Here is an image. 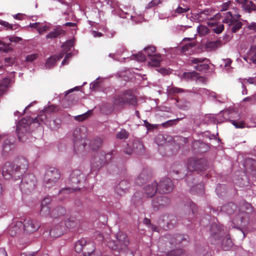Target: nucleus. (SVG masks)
I'll return each mask as SVG.
<instances>
[{"label":"nucleus","instance_id":"nucleus-41","mask_svg":"<svg viewBox=\"0 0 256 256\" xmlns=\"http://www.w3.org/2000/svg\"><path fill=\"white\" fill-rule=\"evenodd\" d=\"M103 140L100 138H97L94 139L90 144V146L93 150H97L102 144Z\"/></svg>","mask_w":256,"mask_h":256},{"label":"nucleus","instance_id":"nucleus-40","mask_svg":"<svg viewBox=\"0 0 256 256\" xmlns=\"http://www.w3.org/2000/svg\"><path fill=\"white\" fill-rule=\"evenodd\" d=\"M188 236H185L182 234H176L175 237L171 238L170 243L177 244H180L184 240L188 242Z\"/></svg>","mask_w":256,"mask_h":256},{"label":"nucleus","instance_id":"nucleus-26","mask_svg":"<svg viewBox=\"0 0 256 256\" xmlns=\"http://www.w3.org/2000/svg\"><path fill=\"white\" fill-rule=\"evenodd\" d=\"M13 143L12 142L8 139H6L2 142V154L3 156L6 157L8 156L9 152H10L12 148Z\"/></svg>","mask_w":256,"mask_h":256},{"label":"nucleus","instance_id":"nucleus-36","mask_svg":"<svg viewBox=\"0 0 256 256\" xmlns=\"http://www.w3.org/2000/svg\"><path fill=\"white\" fill-rule=\"evenodd\" d=\"M233 243L230 235H226L222 240V246L224 250H229L232 246Z\"/></svg>","mask_w":256,"mask_h":256},{"label":"nucleus","instance_id":"nucleus-2","mask_svg":"<svg viewBox=\"0 0 256 256\" xmlns=\"http://www.w3.org/2000/svg\"><path fill=\"white\" fill-rule=\"evenodd\" d=\"M112 103L115 106H123L125 104L135 106L137 100L136 96L130 91L128 90L114 96L112 98Z\"/></svg>","mask_w":256,"mask_h":256},{"label":"nucleus","instance_id":"nucleus-9","mask_svg":"<svg viewBox=\"0 0 256 256\" xmlns=\"http://www.w3.org/2000/svg\"><path fill=\"white\" fill-rule=\"evenodd\" d=\"M206 167V161L204 158H190L187 162V168L190 172L203 171Z\"/></svg>","mask_w":256,"mask_h":256},{"label":"nucleus","instance_id":"nucleus-24","mask_svg":"<svg viewBox=\"0 0 256 256\" xmlns=\"http://www.w3.org/2000/svg\"><path fill=\"white\" fill-rule=\"evenodd\" d=\"M22 222L21 221H16L14 224L12 226L9 228V234L12 236H16L22 232Z\"/></svg>","mask_w":256,"mask_h":256},{"label":"nucleus","instance_id":"nucleus-16","mask_svg":"<svg viewBox=\"0 0 256 256\" xmlns=\"http://www.w3.org/2000/svg\"><path fill=\"white\" fill-rule=\"evenodd\" d=\"M170 203V200L166 196H161L154 198L152 201V206L155 210H159L166 206Z\"/></svg>","mask_w":256,"mask_h":256},{"label":"nucleus","instance_id":"nucleus-49","mask_svg":"<svg viewBox=\"0 0 256 256\" xmlns=\"http://www.w3.org/2000/svg\"><path fill=\"white\" fill-rule=\"evenodd\" d=\"M47 119V116L46 113L41 114L38 115L36 118L33 120V122H36L40 124V122H45Z\"/></svg>","mask_w":256,"mask_h":256},{"label":"nucleus","instance_id":"nucleus-46","mask_svg":"<svg viewBox=\"0 0 256 256\" xmlns=\"http://www.w3.org/2000/svg\"><path fill=\"white\" fill-rule=\"evenodd\" d=\"M198 32L200 35L204 36L208 34L210 30L206 26L200 25L198 27Z\"/></svg>","mask_w":256,"mask_h":256},{"label":"nucleus","instance_id":"nucleus-12","mask_svg":"<svg viewBox=\"0 0 256 256\" xmlns=\"http://www.w3.org/2000/svg\"><path fill=\"white\" fill-rule=\"evenodd\" d=\"M208 60L203 58H192L190 60L189 64L190 65L195 64L194 68L198 71L208 70L209 66L208 64Z\"/></svg>","mask_w":256,"mask_h":256},{"label":"nucleus","instance_id":"nucleus-48","mask_svg":"<svg viewBox=\"0 0 256 256\" xmlns=\"http://www.w3.org/2000/svg\"><path fill=\"white\" fill-rule=\"evenodd\" d=\"M65 224L68 228H73L76 226V222L74 218H70L66 220Z\"/></svg>","mask_w":256,"mask_h":256},{"label":"nucleus","instance_id":"nucleus-44","mask_svg":"<svg viewBox=\"0 0 256 256\" xmlns=\"http://www.w3.org/2000/svg\"><path fill=\"white\" fill-rule=\"evenodd\" d=\"M184 90L176 87L172 86L168 89V96H172L176 94L182 92Z\"/></svg>","mask_w":256,"mask_h":256},{"label":"nucleus","instance_id":"nucleus-19","mask_svg":"<svg viewBox=\"0 0 256 256\" xmlns=\"http://www.w3.org/2000/svg\"><path fill=\"white\" fill-rule=\"evenodd\" d=\"M242 4V8L246 12L250 13L252 11L256 12V5L248 0H236Z\"/></svg>","mask_w":256,"mask_h":256},{"label":"nucleus","instance_id":"nucleus-15","mask_svg":"<svg viewBox=\"0 0 256 256\" xmlns=\"http://www.w3.org/2000/svg\"><path fill=\"white\" fill-rule=\"evenodd\" d=\"M174 185L172 180L168 178H162L158 186V191L160 193H168L172 190Z\"/></svg>","mask_w":256,"mask_h":256},{"label":"nucleus","instance_id":"nucleus-31","mask_svg":"<svg viewBox=\"0 0 256 256\" xmlns=\"http://www.w3.org/2000/svg\"><path fill=\"white\" fill-rule=\"evenodd\" d=\"M10 80L8 78L0 80V95L6 92L10 86Z\"/></svg>","mask_w":256,"mask_h":256},{"label":"nucleus","instance_id":"nucleus-5","mask_svg":"<svg viewBox=\"0 0 256 256\" xmlns=\"http://www.w3.org/2000/svg\"><path fill=\"white\" fill-rule=\"evenodd\" d=\"M83 174L80 170H75L70 174L69 182L72 186V188H62L59 192L60 194H68L69 192L74 191H76L80 190V188L76 186L81 180L84 179Z\"/></svg>","mask_w":256,"mask_h":256},{"label":"nucleus","instance_id":"nucleus-53","mask_svg":"<svg viewBox=\"0 0 256 256\" xmlns=\"http://www.w3.org/2000/svg\"><path fill=\"white\" fill-rule=\"evenodd\" d=\"M74 42L72 40H69L66 42L62 46L64 48V50H66V52L70 50L71 48L74 46Z\"/></svg>","mask_w":256,"mask_h":256},{"label":"nucleus","instance_id":"nucleus-33","mask_svg":"<svg viewBox=\"0 0 256 256\" xmlns=\"http://www.w3.org/2000/svg\"><path fill=\"white\" fill-rule=\"evenodd\" d=\"M149 58L150 60L148 62L149 66L153 67H158L160 65L162 58L160 55L154 54L153 56L149 57Z\"/></svg>","mask_w":256,"mask_h":256},{"label":"nucleus","instance_id":"nucleus-11","mask_svg":"<svg viewBox=\"0 0 256 256\" xmlns=\"http://www.w3.org/2000/svg\"><path fill=\"white\" fill-rule=\"evenodd\" d=\"M211 243L214 244H218L222 235L224 234V230L222 226L216 224L210 226Z\"/></svg>","mask_w":256,"mask_h":256},{"label":"nucleus","instance_id":"nucleus-8","mask_svg":"<svg viewBox=\"0 0 256 256\" xmlns=\"http://www.w3.org/2000/svg\"><path fill=\"white\" fill-rule=\"evenodd\" d=\"M36 180L34 176L32 174H26L20 184V188L23 193L28 194L34 190Z\"/></svg>","mask_w":256,"mask_h":256},{"label":"nucleus","instance_id":"nucleus-1","mask_svg":"<svg viewBox=\"0 0 256 256\" xmlns=\"http://www.w3.org/2000/svg\"><path fill=\"white\" fill-rule=\"evenodd\" d=\"M28 166V160L20 157L16 159L14 162H7L2 168V175L6 179L16 180L21 178Z\"/></svg>","mask_w":256,"mask_h":256},{"label":"nucleus","instance_id":"nucleus-29","mask_svg":"<svg viewBox=\"0 0 256 256\" xmlns=\"http://www.w3.org/2000/svg\"><path fill=\"white\" fill-rule=\"evenodd\" d=\"M66 213V209L62 206H58L54 208L50 212V217L56 218L64 216Z\"/></svg>","mask_w":256,"mask_h":256},{"label":"nucleus","instance_id":"nucleus-22","mask_svg":"<svg viewBox=\"0 0 256 256\" xmlns=\"http://www.w3.org/2000/svg\"><path fill=\"white\" fill-rule=\"evenodd\" d=\"M182 76L185 80H190L204 82L205 80L204 76H200L198 73L195 72H185L183 74Z\"/></svg>","mask_w":256,"mask_h":256},{"label":"nucleus","instance_id":"nucleus-34","mask_svg":"<svg viewBox=\"0 0 256 256\" xmlns=\"http://www.w3.org/2000/svg\"><path fill=\"white\" fill-rule=\"evenodd\" d=\"M190 192L192 194L202 195L204 194V187L202 184H198L193 186L190 189Z\"/></svg>","mask_w":256,"mask_h":256},{"label":"nucleus","instance_id":"nucleus-55","mask_svg":"<svg viewBox=\"0 0 256 256\" xmlns=\"http://www.w3.org/2000/svg\"><path fill=\"white\" fill-rule=\"evenodd\" d=\"M190 106V102H188L184 101V102H181L178 104V107L184 110H188Z\"/></svg>","mask_w":256,"mask_h":256},{"label":"nucleus","instance_id":"nucleus-13","mask_svg":"<svg viewBox=\"0 0 256 256\" xmlns=\"http://www.w3.org/2000/svg\"><path fill=\"white\" fill-rule=\"evenodd\" d=\"M116 238L118 244L122 248L124 252L127 254L128 256H133L132 252L128 248L129 240L127 236L122 232H119L116 234Z\"/></svg>","mask_w":256,"mask_h":256},{"label":"nucleus","instance_id":"nucleus-54","mask_svg":"<svg viewBox=\"0 0 256 256\" xmlns=\"http://www.w3.org/2000/svg\"><path fill=\"white\" fill-rule=\"evenodd\" d=\"M134 56L138 61L140 62H143L146 60V54H144L142 52H139L138 54H134Z\"/></svg>","mask_w":256,"mask_h":256},{"label":"nucleus","instance_id":"nucleus-23","mask_svg":"<svg viewBox=\"0 0 256 256\" xmlns=\"http://www.w3.org/2000/svg\"><path fill=\"white\" fill-rule=\"evenodd\" d=\"M244 166L246 170L248 172L250 171L252 172V174L256 175V160L250 158H247L245 160Z\"/></svg>","mask_w":256,"mask_h":256},{"label":"nucleus","instance_id":"nucleus-60","mask_svg":"<svg viewBox=\"0 0 256 256\" xmlns=\"http://www.w3.org/2000/svg\"><path fill=\"white\" fill-rule=\"evenodd\" d=\"M194 44L192 42H190L188 44H187L184 46H183L181 48V52L183 53L186 52V51H188L189 48H192L194 46Z\"/></svg>","mask_w":256,"mask_h":256},{"label":"nucleus","instance_id":"nucleus-59","mask_svg":"<svg viewBox=\"0 0 256 256\" xmlns=\"http://www.w3.org/2000/svg\"><path fill=\"white\" fill-rule=\"evenodd\" d=\"M52 200L49 196L44 198L41 202L42 206H50Z\"/></svg>","mask_w":256,"mask_h":256},{"label":"nucleus","instance_id":"nucleus-38","mask_svg":"<svg viewBox=\"0 0 256 256\" xmlns=\"http://www.w3.org/2000/svg\"><path fill=\"white\" fill-rule=\"evenodd\" d=\"M62 234V230L61 226L59 225L56 226L50 229V236L58 238Z\"/></svg>","mask_w":256,"mask_h":256},{"label":"nucleus","instance_id":"nucleus-42","mask_svg":"<svg viewBox=\"0 0 256 256\" xmlns=\"http://www.w3.org/2000/svg\"><path fill=\"white\" fill-rule=\"evenodd\" d=\"M86 244V240L82 238L76 242L75 245V250L76 252H84V246Z\"/></svg>","mask_w":256,"mask_h":256},{"label":"nucleus","instance_id":"nucleus-20","mask_svg":"<svg viewBox=\"0 0 256 256\" xmlns=\"http://www.w3.org/2000/svg\"><path fill=\"white\" fill-rule=\"evenodd\" d=\"M158 184L154 182L144 187V193L148 198H152L155 195L158 190Z\"/></svg>","mask_w":256,"mask_h":256},{"label":"nucleus","instance_id":"nucleus-14","mask_svg":"<svg viewBox=\"0 0 256 256\" xmlns=\"http://www.w3.org/2000/svg\"><path fill=\"white\" fill-rule=\"evenodd\" d=\"M40 223L36 220L28 218L24 220L22 222V227L24 231L30 234L36 231L40 227Z\"/></svg>","mask_w":256,"mask_h":256},{"label":"nucleus","instance_id":"nucleus-52","mask_svg":"<svg viewBox=\"0 0 256 256\" xmlns=\"http://www.w3.org/2000/svg\"><path fill=\"white\" fill-rule=\"evenodd\" d=\"M184 252V250L182 249H176L168 252V256H180L183 254Z\"/></svg>","mask_w":256,"mask_h":256},{"label":"nucleus","instance_id":"nucleus-30","mask_svg":"<svg viewBox=\"0 0 256 256\" xmlns=\"http://www.w3.org/2000/svg\"><path fill=\"white\" fill-rule=\"evenodd\" d=\"M237 206L233 202H230L222 207V210L228 214H231L236 210Z\"/></svg>","mask_w":256,"mask_h":256},{"label":"nucleus","instance_id":"nucleus-18","mask_svg":"<svg viewBox=\"0 0 256 256\" xmlns=\"http://www.w3.org/2000/svg\"><path fill=\"white\" fill-rule=\"evenodd\" d=\"M83 254L84 256H102L101 253L95 254L94 246L93 242L86 240V244L84 246Z\"/></svg>","mask_w":256,"mask_h":256},{"label":"nucleus","instance_id":"nucleus-37","mask_svg":"<svg viewBox=\"0 0 256 256\" xmlns=\"http://www.w3.org/2000/svg\"><path fill=\"white\" fill-rule=\"evenodd\" d=\"M61 58H62V56H53L49 58L46 61L45 66L46 68L48 69L53 68L56 62L59 60Z\"/></svg>","mask_w":256,"mask_h":256},{"label":"nucleus","instance_id":"nucleus-51","mask_svg":"<svg viewBox=\"0 0 256 256\" xmlns=\"http://www.w3.org/2000/svg\"><path fill=\"white\" fill-rule=\"evenodd\" d=\"M156 51V48L154 46H149L144 48V52L146 54H147L148 57H150Z\"/></svg>","mask_w":256,"mask_h":256},{"label":"nucleus","instance_id":"nucleus-6","mask_svg":"<svg viewBox=\"0 0 256 256\" xmlns=\"http://www.w3.org/2000/svg\"><path fill=\"white\" fill-rule=\"evenodd\" d=\"M60 174L58 170L54 168H50L45 172L43 184L45 187L50 188L54 186L59 180Z\"/></svg>","mask_w":256,"mask_h":256},{"label":"nucleus","instance_id":"nucleus-21","mask_svg":"<svg viewBox=\"0 0 256 256\" xmlns=\"http://www.w3.org/2000/svg\"><path fill=\"white\" fill-rule=\"evenodd\" d=\"M130 187V183L126 180L120 182L115 188L116 192L119 195L122 196L126 193Z\"/></svg>","mask_w":256,"mask_h":256},{"label":"nucleus","instance_id":"nucleus-28","mask_svg":"<svg viewBox=\"0 0 256 256\" xmlns=\"http://www.w3.org/2000/svg\"><path fill=\"white\" fill-rule=\"evenodd\" d=\"M162 220L166 223L168 228H172L176 224V218L173 215H165L163 216Z\"/></svg>","mask_w":256,"mask_h":256},{"label":"nucleus","instance_id":"nucleus-50","mask_svg":"<svg viewBox=\"0 0 256 256\" xmlns=\"http://www.w3.org/2000/svg\"><path fill=\"white\" fill-rule=\"evenodd\" d=\"M180 120H181V118H178L174 119V120H169L166 121V122L162 123V126L164 128H168V127L171 126L172 125L176 124V122H178V121Z\"/></svg>","mask_w":256,"mask_h":256},{"label":"nucleus","instance_id":"nucleus-47","mask_svg":"<svg viewBox=\"0 0 256 256\" xmlns=\"http://www.w3.org/2000/svg\"><path fill=\"white\" fill-rule=\"evenodd\" d=\"M129 136L128 132L124 129H122L116 134V138L120 140L126 139Z\"/></svg>","mask_w":256,"mask_h":256},{"label":"nucleus","instance_id":"nucleus-43","mask_svg":"<svg viewBox=\"0 0 256 256\" xmlns=\"http://www.w3.org/2000/svg\"><path fill=\"white\" fill-rule=\"evenodd\" d=\"M61 126V120L56 118L50 122L49 126L52 130H54L58 129Z\"/></svg>","mask_w":256,"mask_h":256},{"label":"nucleus","instance_id":"nucleus-58","mask_svg":"<svg viewBox=\"0 0 256 256\" xmlns=\"http://www.w3.org/2000/svg\"><path fill=\"white\" fill-rule=\"evenodd\" d=\"M91 114L92 112L88 111L83 114L76 116L75 120H78V121H83L85 119H86L88 116Z\"/></svg>","mask_w":256,"mask_h":256},{"label":"nucleus","instance_id":"nucleus-63","mask_svg":"<svg viewBox=\"0 0 256 256\" xmlns=\"http://www.w3.org/2000/svg\"><path fill=\"white\" fill-rule=\"evenodd\" d=\"M242 26V23L240 22H236L234 26L232 27V31L233 32H236L238 30L241 28Z\"/></svg>","mask_w":256,"mask_h":256},{"label":"nucleus","instance_id":"nucleus-4","mask_svg":"<svg viewBox=\"0 0 256 256\" xmlns=\"http://www.w3.org/2000/svg\"><path fill=\"white\" fill-rule=\"evenodd\" d=\"M114 150L106 154L104 151L97 152L94 156L91 166V170L93 171L99 170L105 164L108 163L112 158Z\"/></svg>","mask_w":256,"mask_h":256},{"label":"nucleus","instance_id":"nucleus-10","mask_svg":"<svg viewBox=\"0 0 256 256\" xmlns=\"http://www.w3.org/2000/svg\"><path fill=\"white\" fill-rule=\"evenodd\" d=\"M31 120L23 119L17 126L16 132L18 139L21 142H24L28 138V135L30 132V128L31 126Z\"/></svg>","mask_w":256,"mask_h":256},{"label":"nucleus","instance_id":"nucleus-32","mask_svg":"<svg viewBox=\"0 0 256 256\" xmlns=\"http://www.w3.org/2000/svg\"><path fill=\"white\" fill-rule=\"evenodd\" d=\"M133 150L138 154H142L144 152V146L142 142L135 140L133 142Z\"/></svg>","mask_w":256,"mask_h":256},{"label":"nucleus","instance_id":"nucleus-35","mask_svg":"<svg viewBox=\"0 0 256 256\" xmlns=\"http://www.w3.org/2000/svg\"><path fill=\"white\" fill-rule=\"evenodd\" d=\"M222 42L220 40L208 42L206 46V48L210 51L215 50L222 46Z\"/></svg>","mask_w":256,"mask_h":256},{"label":"nucleus","instance_id":"nucleus-62","mask_svg":"<svg viewBox=\"0 0 256 256\" xmlns=\"http://www.w3.org/2000/svg\"><path fill=\"white\" fill-rule=\"evenodd\" d=\"M144 125L146 128L148 130H150L156 128V126L148 122L146 120L144 121Z\"/></svg>","mask_w":256,"mask_h":256},{"label":"nucleus","instance_id":"nucleus-56","mask_svg":"<svg viewBox=\"0 0 256 256\" xmlns=\"http://www.w3.org/2000/svg\"><path fill=\"white\" fill-rule=\"evenodd\" d=\"M230 122L236 128H242L244 126V122L242 120L237 121L235 120H230Z\"/></svg>","mask_w":256,"mask_h":256},{"label":"nucleus","instance_id":"nucleus-25","mask_svg":"<svg viewBox=\"0 0 256 256\" xmlns=\"http://www.w3.org/2000/svg\"><path fill=\"white\" fill-rule=\"evenodd\" d=\"M65 34V31L63 30L60 26H58L53 31L50 32L46 36V39H52L57 38Z\"/></svg>","mask_w":256,"mask_h":256},{"label":"nucleus","instance_id":"nucleus-57","mask_svg":"<svg viewBox=\"0 0 256 256\" xmlns=\"http://www.w3.org/2000/svg\"><path fill=\"white\" fill-rule=\"evenodd\" d=\"M58 110L57 107L54 105H50L45 108L44 112L46 114H50L56 112Z\"/></svg>","mask_w":256,"mask_h":256},{"label":"nucleus","instance_id":"nucleus-39","mask_svg":"<svg viewBox=\"0 0 256 256\" xmlns=\"http://www.w3.org/2000/svg\"><path fill=\"white\" fill-rule=\"evenodd\" d=\"M30 26L33 28H37L40 34H42L44 32L50 30V26L45 24L41 25L39 22H35L30 24Z\"/></svg>","mask_w":256,"mask_h":256},{"label":"nucleus","instance_id":"nucleus-61","mask_svg":"<svg viewBox=\"0 0 256 256\" xmlns=\"http://www.w3.org/2000/svg\"><path fill=\"white\" fill-rule=\"evenodd\" d=\"M38 57V54H30L29 55H28L26 57V61L28 62H32L35 60L36 59V58Z\"/></svg>","mask_w":256,"mask_h":256},{"label":"nucleus","instance_id":"nucleus-17","mask_svg":"<svg viewBox=\"0 0 256 256\" xmlns=\"http://www.w3.org/2000/svg\"><path fill=\"white\" fill-rule=\"evenodd\" d=\"M233 223L240 226H245L248 224L247 214L244 212L238 213L232 220Z\"/></svg>","mask_w":256,"mask_h":256},{"label":"nucleus","instance_id":"nucleus-7","mask_svg":"<svg viewBox=\"0 0 256 256\" xmlns=\"http://www.w3.org/2000/svg\"><path fill=\"white\" fill-rule=\"evenodd\" d=\"M154 140L156 144L160 146L159 148L160 153L165 156H170V154L163 151L169 150L170 148V142L172 140V138L166 134H158L155 138Z\"/></svg>","mask_w":256,"mask_h":256},{"label":"nucleus","instance_id":"nucleus-45","mask_svg":"<svg viewBox=\"0 0 256 256\" xmlns=\"http://www.w3.org/2000/svg\"><path fill=\"white\" fill-rule=\"evenodd\" d=\"M50 206H42L40 212V214L42 216H50Z\"/></svg>","mask_w":256,"mask_h":256},{"label":"nucleus","instance_id":"nucleus-27","mask_svg":"<svg viewBox=\"0 0 256 256\" xmlns=\"http://www.w3.org/2000/svg\"><path fill=\"white\" fill-rule=\"evenodd\" d=\"M150 178V176L147 171L144 170L136 178L135 183L138 186H142L143 184L146 182Z\"/></svg>","mask_w":256,"mask_h":256},{"label":"nucleus","instance_id":"nucleus-64","mask_svg":"<svg viewBox=\"0 0 256 256\" xmlns=\"http://www.w3.org/2000/svg\"><path fill=\"white\" fill-rule=\"evenodd\" d=\"M188 10H189V8L188 7H186V8H182L181 6H178L176 9V12H177L178 14H182L186 12Z\"/></svg>","mask_w":256,"mask_h":256},{"label":"nucleus","instance_id":"nucleus-3","mask_svg":"<svg viewBox=\"0 0 256 256\" xmlns=\"http://www.w3.org/2000/svg\"><path fill=\"white\" fill-rule=\"evenodd\" d=\"M86 128L84 126L76 128L72 134L74 150L80 151L84 150L86 145Z\"/></svg>","mask_w":256,"mask_h":256}]
</instances>
